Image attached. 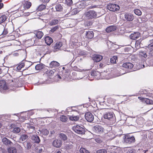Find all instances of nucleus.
Listing matches in <instances>:
<instances>
[{
  "label": "nucleus",
  "instance_id": "ddd939ff",
  "mask_svg": "<svg viewBox=\"0 0 153 153\" xmlns=\"http://www.w3.org/2000/svg\"><path fill=\"white\" fill-rule=\"evenodd\" d=\"M34 33L35 34L36 37L39 39H41L44 35L43 32L39 30H34Z\"/></svg>",
  "mask_w": 153,
  "mask_h": 153
},
{
  "label": "nucleus",
  "instance_id": "603ef678",
  "mask_svg": "<svg viewBox=\"0 0 153 153\" xmlns=\"http://www.w3.org/2000/svg\"><path fill=\"white\" fill-rule=\"evenodd\" d=\"M86 150L84 148H81L80 149L79 151L81 153H84L86 152Z\"/></svg>",
  "mask_w": 153,
  "mask_h": 153
},
{
  "label": "nucleus",
  "instance_id": "f03ea898",
  "mask_svg": "<svg viewBox=\"0 0 153 153\" xmlns=\"http://www.w3.org/2000/svg\"><path fill=\"white\" fill-rule=\"evenodd\" d=\"M84 15L85 17L88 19H92L97 17V13L93 10H89L86 12Z\"/></svg>",
  "mask_w": 153,
  "mask_h": 153
},
{
  "label": "nucleus",
  "instance_id": "f8f14e48",
  "mask_svg": "<svg viewBox=\"0 0 153 153\" xmlns=\"http://www.w3.org/2000/svg\"><path fill=\"white\" fill-rule=\"evenodd\" d=\"M92 59L94 62H98L102 59V56L100 55L94 54L92 57Z\"/></svg>",
  "mask_w": 153,
  "mask_h": 153
},
{
  "label": "nucleus",
  "instance_id": "6e6d98bb",
  "mask_svg": "<svg viewBox=\"0 0 153 153\" xmlns=\"http://www.w3.org/2000/svg\"><path fill=\"white\" fill-rule=\"evenodd\" d=\"M4 71V70H2L1 68L0 67V74H1V73H3L4 74H5L7 72V70H5V72H4L3 71Z\"/></svg>",
  "mask_w": 153,
  "mask_h": 153
},
{
  "label": "nucleus",
  "instance_id": "864d4df0",
  "mask_svg": "<svg viewBox=\"0 0 153 153\" xmlns=\"http://www.w3.org/2000/svg\"><path fill=\"white\" fill-rule=\"evenodd\" d=\"M95 140L96 142L99 143H100L102 142L101 139L99 138H96Z\"/></svg>",
  "mask_w": 153,
  "mask_h": 153
},
{
  "label": "nucleus",
  "instance_id": "774afa93",
  "mask_svg": "<svg viewBox=\"0 0 153 153\" xmlns=\"http://www.w3.org/2000/svg\"><path fill=\"white\" fill-rule=\"evenodd\" d=\"M84 153H90V152L87 150H86V152Z\"/></svg>",
  "mask_w": 153,
  "mask_h": 153
},
{
  "label": "nucleus",
  "instance_id": "c9c22d12",
  "mask_svg": "<svg viewBox=\"0 0 153 153\" xmlns=\"http://www.w3.org/2000/svg\"><path fill=\"white\" fill-rule=\"evenodd\" d=\"M60 119L61 121L63 122H65L68 120L67 117L65 116L62 115L60 117Z\"/></svg>",
  "mask_w": 153,
  "mask_h": 153
},
{
  "label": "nucleus",
  "instance_id": "5fc2aeb1",
  "mask_svg": "<svg viewBox=\"0 0 153 153\" xmlns=\"http://www.w3.org/2000/svg\"><path fill=\"white\" fill-rule=\"evenodd\" d=\"M148 47L149 49H153V43L149 44L148 45Z\"/></svg>",
  "mask_w": 153,
  "mask_h": 153
},
{
  "label": "nucleus",
  "instance_id": "09e8293b",
  "mask_svg": "<svg viewBox=\"0 0 153 153\" xmlns=\"http://www.w3.org/2000/svg\"><path fill=\"white\" fill-rule=\"evenodd\" d=\"M65 3L68 5H71L73 3L72 0H65Z\"/></svg>",
  "mask_w": 153,
  "mask_h": 153
},
{
  "label": "nucleus",
  "instance_id": "cd10ccee",
  "mask_svg": "<svg viewBox=\"0 0 153 153\" xmlns=\"http://www.w3.org/2000/svg\"><path fill=\"white\" fill-rule=\"evenodd\" d=\"M69 119L70 120L72 121H77L79 120V117L78 116H74L73 115L72 116H70Z\"/></svg>",
  "mask_w": 153,
  "mask_h": 153
},
{
  "label": "nucleus",
  "instance_id": "49530a36",
  "mask_svg": "<svg viewBox=\"0 0 153 153\" xmlns=\"http://www.w3.org/2000/svg\"><path fill=\"white\" fill-rule=\"evenodd\" d=\"M42 132L44 135H47L48 134L49 131L46 129H43Z\"/></svg>",
  "mask_w": 153,
  "mask_h": 153
},
{
  "label": "nucleus",
  "instance_id": "de8ad7c7",
  "mask_svg": "<svg viewBox=\"0 0 153 153\" xmlns=\"http://www.w3.org/2000/svg\"><path fill=\"white\" fill-rule=\"evenodd\" d=\"M28 136L26 134H23L21 136L20 139L22 141H25L27 138Z\"/></svg>",
  "mask_w": 153,
  "mask_h": 153
},
{
  "label": "nucleus",
  "instance_id": "a18cd8bd",
  "mask_svg": "<svg viewBox=\"0 0 153 153\" xmlns=\"http://www.w3.org/2000/svg\"><path fill=\"white\" fill-rule=\"evenodd\" d=\"M35 69L37 70H40L43 68V65L41 64H38L35 66Z\"/></svg>",
  "mask_w": 153,
  "mask_h": 153
},
{
  "label": "nucleus",
  "instance_id": "c85d7f7f",
  "mask_svg": "<svg viewBox=\"0 0 153 153\" xmlns=\"http://www.w3.org/2000/svg\"><path fill=\"white\" fill-rule=\"evenodd\" d=\"M59 137L63 141H65L67 139V137L66 135L63 133H61L59 134Z\"/></svg>",
  "mask_w": 153,
  "mask_h": 153
},
{
  "label": "nucleus",
  "instance_id": "4be33fe9",
  "mask_svg": "<svg viewBox=\"0 0 153 153\" xmlns=\"http://www.w3.org/2000/svg\"><path fill=\"white\" fill-rule=\"evenodd\" d=\"M133 65L131 62L125 63L123 64V67L128 69H131L133 67Z\"/></svg>",
  "mask_w": 153,
  "mask_h": 153
},
{
  "label": "nucleus",
  "instance_id": "412c9836",
  "mask_svg": "<svg viewBox=\"0 0 153 153\" xmlns=\"http://www.w3.org/2000/svg\"><path fill=\"white\" fill-rule=\"evenodd\" d=\"M45 40L46 44L49 45H51L53 42L52 38L49 36H46L45 38Z\"/></svg>",
  "mask_w": 153,
  "mask_h": 153
},
{
  "label": "nucleus",
  "instance_id": "ea45409f",
  "mask_svg": "<svg viewBox=\"0 0 153 153\" xmlns=\"http://www.w3.org/2000/svg\"><path fill=\"white\" fill-rule=\"evenodd\" d=\"M59 28V26L58 25L56 26L53 27L51 30L49 31V33H52L55 31H56Z\"/></svg>",
  "mask_w": 153,
  "mask_h": 153
},
{
  "label": "nucleus",
  "instance_id": "1a4fd4ad",
  "mask_svg": "<svg viewBox=\"0 0 153 153\" xmlns=\"http://www.w3.org/2000/svg\"><path fill=\"white\" fill-rule=\"evenodd\" d=\"M138 98L143 103H145L147 104H153V101L152 100L141 97H138Z\"/></svg>",
  "mask_w": 153,
  "mask_h": 153
},
{
  "label": "nucleus",
  "instance_id": "aec40b11",
  "mask_svg": "<svg viewBox=\"0 0 153 153\" xmlns=\"http://www.w3.org/2000/svg\"><path fill=\"white\" fill-rule=\"evenodd\" d=\"M117 27L115 26L111 25L109 26L106 29V31L108 33L114 31L116 30Z\"/></svg>",
  "mask_w": 153,
  "mask_h": 153
},
{
  "label": "nucleus",
  "instance_id": "f3484780",
  "mask_svg": "<svg viewBox=\"0 0 153 153\" xmlns=\"http://www.w3.org/2000/svg\"><path fill=\"white\" fill-rule=\"evenodd\" d=\"M94 33L91 30H88L86 32L85 34V38L88 39H91L94 37Z\"/></svg>",
  "mask_w": 153,
  "mask_h": 153
},
{
  "label": "nucleus",
  "instance_id": "4d7b16f0",
  "mask_svg": "<svg viewBox=\"0 0 153 153\" xmlns=\"http://www.w3.org/2000/svg\"><path fill=\"white\" fill-rule=\"evenodd\" d=\"M151 50L149 52L150 56H153V49H150Z\"/></svg>",
  "mask_w": 153,
  "mask_h": 153
},
{
  "label": "nucleus",
  "instance_id": "338daca9",
  "mask_svg": "<svg viewBox=\"0 0 153 153\" xmlns=\"http://www.w3.org/2000/svg\"><path fill=\"white\" fill-rule=\"evenodd\" d=\"M55 132L53 130L52 131H51V134H54L55 133Z\"/></svg>",
  "mask_w": 153,
  "mask_h": 153
},
{
  "label": "nucleus",
  "instance_id": "8fccbe9b",
  "mask_svg": "<svg viewBox=\"0 0 153 153\" xmlns=\"http://www.w3.org/2000/svg\"><path fill=\"white\" fill-rule=\"evenodd\" d=\"M20 131V128L18 127H16L13 128V132L14 133H18Z\"/></svg>",
  "mask_w": 153,
  "mask_h": 153
},
{
  "label": "nucleus",
  "instance_id": "13d9d810",
  "mask_svg": "<svg viewBox=\"0 0 153 153\" xmlns=\"http://www.w3.org/2000/svg\"><path fill=\"white\" fill-rule=\"evenodd\" d=\"M105 66L102 63H100L99 65V68H102Z\"/></svg>",
  "mask_w": 153,
  "mask_h": 153
},
{
  "label": "nucleus",
  "instance_id": "6ab92c4d",
  "mask_svg": "<svg viewBox=\"0 0 153 153\" xmlns=\"http://www.w3.org/2000/svg\"><path fill=\"white\" fill-rule=\"evenodd\" d=\"M107 105L110 108H111V105H114L115 103V101L111 97H109L107 99Z\"/></svg>",
  "mask_w": 153,
  "mask_h": 153
},
{
  "label": "nucleus",
  "instance_id": "69168bd1",
  "mask_svg": "<svg viewBox=\"0 0 153 153\" xmlns=\"http://www.w3.org/2000/svg\"><path fill=\"white\" fill-rule=\"evenodd\" d=\"M148 151V150H143V152H144V153H146Z\"/></svg>",
  "mask_w": 153,
  "mask_h": 153
},
{
  "label": "nucleus",
  "instance_id": "79ce46f5",
  "mask_svg": "<svg viewBox=\"0 0 153 153\" xmlns=\"http://www.w3.org/2000/svg\"><path fill=\"white\" fill-rule=\"evenodd\" d=\"M8 33V32L7 29L6 28H4L2 34L1 35V37H5Z\"/></svg>",
  "mask_w": 153,
  "mask_h": 153
},
{
  "label": "nucleus",
  "instance_id": "72a5a7b5",
  "mask_svg": "<svg viewBox=\"0 0 153 153\" xmlns=\"http://www.w3.org/2000/svg\"><path fill=\"white\" fill-rule=\"evenodd\" d=\"M56 10L57 11H61L63 10V7L60 4H57L55 6Z\"/></svg>",
  "mask_w": 153,
  "mask_h": 153
},
{
  "label": "nucleus",
  "instance_id": "2eb2a0df",
  "mask_svg": "<svg viewBox=\"0 0 153 153\" xmlns=\"http://www.w3.org/2000/svg\"><path fill=\"white\" fill-rule=\"evenodd\" d=\"M0 89L3 90L7 89V87L6 85V81L4 80L0 81Z\"/></svg>",
  "mask_w": 153,
  "mask_h": 153
},
{
  "label": "nucleus",
  "instance_id": "2f4dec72",
  "mask_svg": "<svg viewBox=\"0 0 153 153\" xmlns=\"http://www.w3.org/2000/svg\"><path fill=\"white\" fill-rule=\"evenodd\" d=\"M91 74L92 76H100V72L99 71H93L91 73Z\"/></svg>",
  "mask_w": 153,
  "mask_h": 153
},
{
  "label": "nucleus",
  "instance_id": "9b49d317",
  "mask_svg": "<svg viewBox=\"0 0 153 153\" xmlns=\"http://www.w3.org/2000/svg\"><path fill=\"white\" fill-rule=\"evenodd\" d=\"M2 142L3 144L6 146H10L13 144V143L10 140L5 137L3 138Z\"/></svg>",
  "mask_w": 153,
  "mask_h": 153
},
{
  "label": "nucleus",
  "instance_id": "a211bd4d",
  "mask_svg": "<svg viewBox=\"0 0 153 153\" xmlns=\"http://www.w3.org/2000/svg\"><path fill=\"white\" fill-rule=\"evenodd\" d=\"M126 19L128 21H131L134 19V16L131 14L126 13L124 15Z\"/></svg>",
  "mask_w": 153,
  "mask_h": 153
},
{
  "label": "nucleus",
  "instance_id": "0e129e2a",
  "mask_svg": "<svg viewBox=\"0 0 153 153\" xmlns=\"http://www.w3.org/2000/svg\"><path fill=\"white\" fill-rule=\"evenodd\" d=\"M56 153H62L61 151L59 150H56Z\"/></svg>",
  "mask_w": 153,
  "mask_h": 153
},
{
  "label": "nucleus",
  "instance_id": "58836bf2",
  "mask_svg": "<svg viewBox=\"0 0 153 153\" xmlns=\"http://www.w3.org/2000/svg\"><path fill=\"white\" fill-rule=\"evenodd\" d=\"M7 19V16L5 15H3L0 17V24L4 22Z\"/></svg>",
  "mask_w": 153,
  "mask_h": 153
},
{
  "label": "nucleus",
  "instance_id": "680f3d73",
  "mask_svg": "<svg viewBox=\"0 0 153 153\" xmlns=\"http://www.w3.org/2000/svg\"><path fill=\"white\" fill-rule=\"evenodd\" d=\"M56 78H58L60 79H61V76H60L58 74L56 75Z\"/></svg>",
  "mask_w": 153,
  "mask_h": 153
},
{
  "label": "nucleus",
  "instance_id": "f704fd0d",
  "mask_svg": "<svg viewBox=\"0 0 153 153\" xmlns=\"http://www.w3.org/2000/svg\"><path fill=\"white\" fill-rule=\"evenodd\" d=\"M143 94H146L147 97H152V93L149 92L147 91V90H143Z\"/></svg>",
  "mask_w": 153,
  "mask_h": 153
},
{
  "label": "nucleus",
  "instance_id": "4c0bfd02",
  "mask_svg": "<svg viewBox=\"0 0 153 153\" xmlns=\"http://www.w3.org/2000/svg\"><path fill=\"white\" fill-rule=\"evenodd\" d=\"M27 127L29 130H31V131L29 132L30 133H31L35 131V127L31 125H29Z\"/></svg>",
  "mask_w": 153,
  "mask_h": 153
},
{
  "label": "nucleus",
  "instance_id": "6e6552de",
  "mask_svg": "<svg viewBox=\"0 0 153 153\" xmlns=\"http://www.w3.org/2000/svg\"><path fill=\"white\" fill-rule=\"evenodd\" d=\"M85 117L86 120L89 122H92L94 120V115L90 112H87L85 114Z\"/></svg>",
  "mask_w": 153,
  "mask_h": 153
},
{
  "label": "nucleus",
  "instance_id": "0eeeda50",
  "mask_svg": "<svg viewBox=\"0 0 153 153\" xmlns=\"http://www.w3.org/2000/svg\"><path fill=\"white\" fill-rule=\"evenodd\" d=\"M56 72L55 69L47 70L44 74V75L48 78H51L53 76L54 74Z\"/></svg>",
  "mask_w": 153,
  "mask_h": 153
},
{
  "label": "nucleus",
  "instance_id": "423d86ee",
  "mask_svg": "<svg viewBox=\"0 0 153 153\" xmlns=\"http://www.w3.org/2000/svg\"><path fill=\"white\" fill-rule=\"evenodd\" d=\"M124 141L125 143L130 144L134 142L135 138L133 136H131L129 135H127L125 136Z\"/></svg>",
  "mask_w": 153,
  "mask_h": 153
},
{
  "label": "nucleus",
  "instance_id": "473e14b6",
  "mask_svg": "<svg viewBox=\"0 0 153 153\" xmlns=\"http://www.w3.org/2000/svg\"><path fill=\"white\" fill-rule=\"evenodd\" d=\"M124 151L125 153H133V149L131 147L125 148Z\"/></svg>",
  "mask_w": 153,
  "mask_h": 153
},
{
  "label": "nucleus",
  "instance_id": "bf43d9fd",
  "mask_svg": "<svg viewBox=\"0 0 153 153\" xmlns=\"http://www.w3.org/2000/svg\"><path fill=\"white\" fill-rule=\"evenodd\" d=\"M37 150L39 153H41L43 151V149L42 148L37 149Z\"/></svg>",
  "mask_w": 153,
  "mask_h": 153
},
{
  "label": "nucleus",
  "instance_id": "e2e57ef3",
  "mask_svg": "<svg viewBox=\"0 0 153 153\" xmlns=\"http://www.w3.org/2000/svg\"><path fill=\"white\" fill-rule=\"evenodd\" d=\"M4 6L3 4L2 3H0V9H1Z\"/></svg>",
  "mask_w": 153,
  "mask_h": 153
},
{
  "label": "nucleus",
  "instance_id": "c756f323",
  "mask_svg": "<svg viewBox=\"0 0 153 153\" xmlns=\"http://www.w3.org/2000/svg\"><path fill=\"white\" fill-rule=\"evenodd\" d=\"M32 139L35 141V142L39 143L40 142V140L39 137L37 135H34L32 137Z\"/></svg>",
  "mask_w": 153,
  "mask_h": 153
},
{
  "label": "nucleus",
  "instance_id": "a19ab883",
  "mask_svg": "<svg viewBox=\"0 0 153 153\" xmlns=\"http://www.w3.org/2000/svg\"><path fill=\"white\" fill-rule=\"evenodd\" d=\"M46 6L45 5L42 4L39 6L38 7L37 9L38 10L41 11L45 9L46 8Z\"/></svg>",
  "mask_w": 153,
  "mask_h": 153
},
{
  "label": "nucleus",
  "instance_id": "20e7f679",
  "mask_svg": "<svg viewBox=\"0 0 153 153\" xmlns=\"http://www.w3.org/2000/svg\"><path fill=\"white\" fill-rule=\"evenodd\" d=\"M107 7L108 9L112 11H117L120 9L119 5L115 4H109Z\"/></svg>",
  "mask_w": 153,
  "mask_h": 153
},
{
  "label": "nucleus",
  "instance_id": "052dcab7",
  "mask_svg": "<svg viewBox=\"0 0 153 153\" xmlns=\"http://www.w3.org/2000/svg\"><path fill=\"white\" fill-rule=\"evenodd\" d=\"M40 0L44 3H48L50 1V0Z\"/></svg>",
  "mask_w": 153,
  "mask_h": 153
},
{
  "label": "nucleus",
  "instance_id": "b1692460",
  "mask_svg": "<svg viewBox=\"0 0 153 153\" xmlns=\"http://www.w3.org/2000/svg\"><path fill=\"white\" fill-rule=\"evenodd\" d=\"M8 153H17V150L14 147L11 146L9 147L7 149Z\"/></svg>",
  "mask_w": 153,
  "mask_h": 153
},
{
  "label": "nucleus",
  "instance_id": "5701e85b",
  "mask_svg": "<svg viewBox=\"0 0 153 153\" xmlns=\"http://www.w3.org/2000/svg\"><path fill=\"white\" fill-rule=\"evenodd\" d=\"M59 65V64L58 62L53 61L50 63L49 66L51 68H53L58 67Z\"/></svg>",
  "mask_w": 153,
  "mask_h": 153
},
{
  "label": "nucleus",
  "instance_id": "c03bdc74",
  "mask_svg": "<svg viewBox=\"0 0 153 153\" xmlns=\"http://www.w3.org/2000/svg\"><path fill=\"white\" fill-rule=\"evenodd\" d=\"M134 13L138 16H140L142 14V12L139 9H136L134 10Z\"/></svg>",
  "mask_w": 153,
  "mask_h": 153
},
{
  "label": "nucleus",
  "instance_id": "e433bc0d",
  "mask_svg": "<svg viewBox=\"0 0 153 153\" xmlns=\"http://www.w3.org/2000/svg\"><path fill=\"white\" fill-rule=\"evenodd\" d=\"M117 59V56H114L110 59V62L114 64L116 63V61Z\"/></svg>",
  "mask_w": 153,
  "mask_h": 153
},
{
  "label": "nucleus",
  "instance_id": "3c124183",
  "mask_svg": "<svg viewBox=\"0 0 153 153\" xmlns=\"http://www.w3.org/2000/svg\"><path fill=\"white\" fill-rule=\"evenodd\" d=\"M107 151L104 149H100L97 150L96 153H107Z\"/></svg>",
  "mask_w": 153,
  "mask_h": 153
},
{
  "label": "nucleus",
  "instance_id": "37998d69",
  "mask_svg": "<svg viewBox=\"0 0 153 153\" xmlns=\"http://www.w3.org/2000/svg\"><path fill=\"white\" fill-rule=\"evenodd\" d=\"M25 66V63L22 62L20 63L16 67V69L18 71L21 70V68H23Z\"/></svg>",
  "mask_w": 153,
  "mask_h": 153
},
{
  "label": "nucleus",
  "instance_id": "a878e982",
  "mask_svg": "<svg viewBox=\"0 0 153 153\" xmlns=\"http://www.w3.org/2000/svg\"><path fill=\"white\" fill-rule=\"evenodd\" d=\"M31 3L29 1H26L23 4V8L24 9H27L30 8L31 6Z\"/></svg>",
  "mask_w": 153,
  "mask_h": 153
},
{
  "label": "nucleus",
  "instance_id": "393cba45",
  "mask_svg": "<svg viewBox=\"0 0 153 153\" xmlns=\"http://www.w3.org/2000/svg\"><path fill=\"white\" fill-rule=\"evenodd\" d=\"M60 21L59 19H54L50 22L49 25L51 26L54 25L58 24Z\"/></svg>",
  "mask_w": 153,
  "mask_h": 153
},
{
  "label": "nucleus",
  "instance_id": "7ed1b4c3",
  "mask_svg": "<svg viewBox=\"0 0 153 153\" xmlns=\"http://www.w3.org/2000/svg\"><path fill=\"white\" fill-rule=\"evenodd\" d=\"M72 129L75 132L78 134H83L85 133L84 129L79 126H74L73 127Z\"/></svg>",
  "mask_w": 153,
  "mask_h": 153
},
{
  "label": "nucleus",
  "instance_id": "9d476101",
  "mask_svg": "<svg viewBox=\"0 0 153 153\" xmlns=\"http://www.w3.org/2000/svg\"><path fill=\"white\" fill-rule=\"evenodd\" d=\"M62 144V140L58 139H56L53 141L52 145L55 147L56 148L60 147Z\"/></svg>",
  "mask_w": 153,
  "mask_h": 153
},
{
  "label": "nucleus",
  "instance_id": "7c9ffc66",
  "mask_svg": "<svg viewBox=\"0 0 153 153\" xmlns=\"http://www.w3.org/2000/svg\"><path fill=\"white\" fill-rule=\"evenodd\" d=\"M139 55L140 56L145 58L147 57V55L145 51H141L139 52Z\"/></svg>",
  "mask_w": 153,
  "mask_h": 153
},
{
  "label": "nucleus",
  "instance_id": "dca6fc26",
  "mask_svg": "<svg viewBox=\"0 0 153 153\" xmlns=\"http://www.w3.org/2000/svg\"><path fill=\"white\" fill-rule=\"evenodd\" d=\"M140 36V33L138 32H134L131 33L129 36L130 38L133 40H136L139 38Z\"/></svg>",
  "mask_w": 153,
  "mask_h": 153
},
{
  "label": "nucleus",
  "instance_id": "bb28decb",
  "mask_svg": "<svg viewBox=\"0 0 153 153\" xmlns=\"http://www.w3.org/2000/svg\"><path fill=\"white\" fill-rule=\"evenodd\" d=\"M76 5L77 8L79 9H82L85 8V4L81 2L76 3Z\"/></svg>",
  "mask_w": 153,
  "mask_h": 153
},
{
  "label": "nucleus",
  "instance_id": "4468645a",
  "mask_svg": "<svg viewBox=\"0 0 153 153\" xmlns=\"http://www.w3.org/2000/svg\"><path fill=\"white\" fill-rule=\"evenodd\" d=\"M63 45V43L62 42H57L53 46V48L56 51L60 49L61 48Z\"/></svg>",
  "mask_w": 153,
  "mask_h": 153
},
{
  "label": "nucleus",
  "instance_id": "39448f33",
  "mask_svg": "<svg viewBox=\"0 0 153 153\" xmlns=\"http://www.w3.org/2000/svg\"><path fill=\"white\" fill-rule=\"evenodd\" d=\"M93 129L94 131L98 134H101L104 131V128L100 125H96L93 127Z\"/></svg>",
  "mask_w": 153,
  "mask_h": 153
},
{
  "label": "nucleus",
  "instance_id": "f257e3e1",
  "mask_svg": "<svg viewBox=\"0 0 153 153\" xmlns=\"http://www.w3.org/2000/svg\"><path fill=\"white\" fill-rule=\"evenodd\" d=\"M103 117L105 119H108L110 121L112 124L114 123L116 121L115 115L113 112L107 111L104 114Z\"/></svg>",
  "mask_w": 153,
  "mask_h": 153
}]
</instances>
